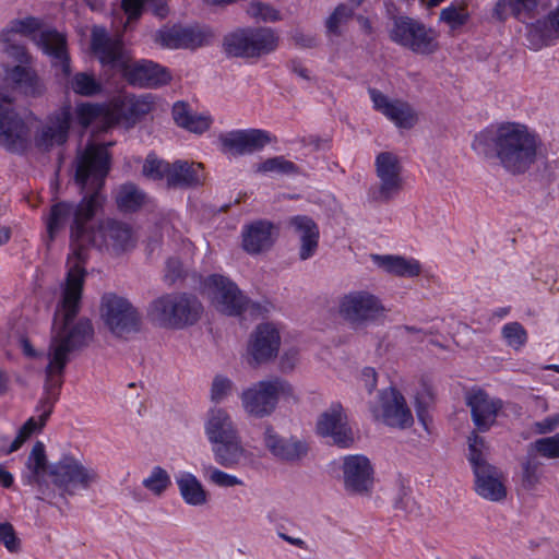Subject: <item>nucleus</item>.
<instances>
[{
    "label": "nucleus",
    "mask_w": 559,
    "mask_h": 559,
    "mask_svg": "<svg viewBox=\"0 0 559 559\" xmlns=\"http://www.w3.org/2000/svg\"><path fill=\"white\" fill-rule=\"evenodd\" d=\"M111 157L107 145L90 143L76 158L74 181L83 195L78 203L59 201L44 217L47 237L53 241L69 225L71 253L67 259L68 272L74 269L86 273V250L82 248L88 224L104 211L107 200L105 180L110 170Z\"/></svg>",
    "instance_id": "f257e3e1"
},
{
    "label": "nucleus",
    "mask_w": 559,
    "mask_h": 559,
    "mask_svg": "<svg viewBox=\"0 0 559 559\" xmlns=\"http://www.w3.org/2000/svg\"><path fill=\"white\" fill-rule=\"evenodd\" d=\"M540 145L539 136L527 126L501 122L476 133L472 150L511 175H523L536 163Z\"/></svg>",
    "instance_id": "f03ea898"
},
{
    "label": "nucleus",
    "mask_w": 559,
    "mask_h": 559,
    "mask_svg": "<svg viewBox=\"0 0 559 559\" xmlns=\"http://www.w3.org/2000/svg\"><path fill=\"white\" fill-rule=\"evenodd\" d=\"M86 273L73 270L67 272L62 287L61 299L57 305L49 352L62 354L61 358L69 359V354L88 345L94 336L92 321L81 318L74 322L81 309V300Z\"/></svg>",
    "instance_id": "7ed1b4c3"
},
{
    "label": "nucleus",
    "mask_w": 559,
    "mask_h": 559,
    "mask_svg": "<svg viewBox=\"0 0 559 559\" xmlns=\"http://www.w3.org/2000/svg\"><path fill=\"white\" fill-rule=\"evenodd\" d=\"M91 48L103 66L122 70L130 85L159 88L169 84L173 79L168 68L152 60L142 59L129 63L122 39L109 36L104 27L93 28Z\"/></svg>",
    "instance_id": "20e7f679"
},
{
    "label": "nucleus",
    "mask_w": 559,
    "mask_h": 559,
    "mask_svg": "<svg viewBox=\"0 0 559 559\" xmlns=\"http://www.w3.org/2000/svg\"><path fill=\"white\" fill-rule=\"evenodd\" d=\"M26 473L22 479L25 485H46V475L52 477L53 484L73 495L76 489H88L93 483L98 480V474L93 468L85 467L72 455H63L57 463L48 465L45 445L37 441L26 460Z\"/></svg>",
    "instance_id": "39448f33"
},
{
    "label": "nucleus",
    "mask_w": 559,
    "mask_h": 559,
    "mask_svg": "<svg viewBox=\"0 0 559 559\" xmlns=\"http://www.w3.org/2000/svg\"><path fill=\"white\" fill-rule=\"evenodd\" d=\"M203 308L199 299L187 293L163 295L153 300L147 317L154 324L167 329H182L194 324Z\"/></svg>",
    "instance_id": "423d86ee"
},
{
    "label": "nucleus",
    "mask_w": 559,
    "mask_h": 559,
    "mask_svg": "<svg viewBox=\"0 0 559 559\" xmlns=\"http://www.w3.org/2000/svg\"><path fill=\"white\" fill-rule=\"evenodd\" d=\"M278 41L270 27H242L224 36L223 51L228 58L258 59L275 51Z\"/></svg>",
    "instance_id": "0eeeda50"
},
{
    "label": "nucleus",
    "mask_w": 559,
    "mask_h": 559,
    "mask_svg": "<svg viewBox=\"0 0 559 559\" xmlns=\"http://www.w3.org/2000/svg\"><path fill=\"white\" fill-rule=\"evenodd\" d=\"M389 37L417 55L429 56L439 50L437 31L409 16H395Z\"/></svg>",
    "instance_id": "6e6552de"
},
{
    "label": "nucleus",
    "mask_w": 559,
    "mask_h": 559,
    "mask_svg": "<svg viewBox=\"0 0 559 559\" xmlns=\"http://www.w3.org/2000/svg\"><path fill=\"white\" fill-rule=\"evenodd\" d=\"M292 394V385L286 380L275 377L271 380L260 381L245 390L241 394V402L247 413L263 418L275 411L281 396H290Z\"/></svg>",
    "instance_id": "1a4fd4ad"
},
{
    "label": "nucleus",
    "mask_w": 559,
    "mask_h": 559,
    "mask_svg": "<svg viewBox=\"0 0 559 559\" xmlns=\"http://www.w3.org/2000/svg\"><path fill=\"white\" fill-rule=\"evenodd\" d=\"M94 222L95 219L88 224L83 240L82 248L86 251L90 247H95L98 250L111 248L116 252H121L132 246V228L129 224L114 218Z\"/></svg>",
    "instance_id": "9d476101"
},
{
    "label": "nucleus",
    "mask_w": 559,
    "mask_h": 559,
    "mask_svg": "<svg viewBox=\"0 0 559 559\" xmlns=\"http://www.w3.org/2000/svg\"><path fill=\"white\" fill-rule=\"evenodd\" d=\"M102 319L118 337H128L141 329V316L131 302L116 294H105L100 305Z\"/></svg>",
    "instance_id": "9b49d317"
},
{
    "label": "nucleus",
    "mask_w": 559,
    "mask_h": 559,
    "mask_svg": "<svg viewBox=\"0 0 559 559\" xmlns=\"http://www.w3.org/2000/svg\"><path fill=\"white\" fill-rule=\"evenodd\" d=\"M374 166L379 183L368 189V200L389 203L403 189L402 165L394 153L381 152L376 157Z\"/></svg>",
    "instance_id": "f8f14e48"
},
{
    "label": "nucleus",
    "mask_w": 559,
    "mask_h": 559,
    "mask_svg": "<svg viewBox=\"0 0 559 559\" xmlns=\"http://www.w3.org/2000/svg\"><path fill=\"white\" fill-rule=\"evenodd\" d=\"M13 104V97L0 87V144L10 152H22L27 145L28 127Z\"/></svg>",
    "instance_id": "ddd939ff"
},
{
    "label": "nucleus",
    "mask_w": 559,
    "mask_h": 559,
    "mask_svg": "<svg viewBox=\"0 0 559 559\" xmlns=\"http://www.w3.org/2000/svg\"><path fill=\"white\" fill-rule=\"evenodd\" d=\"M384 311L381 300L366 290L350 292L340 301V314L355 328L378 320Z\"/></svg>",
    "instance_id": "4468645a"
},
{
    "label": "nucleus",
    "mask_w": 559,
    "mask_h": 559,
    "mask_svg": "<svg viewBox=\"0 0 559 559\" xmlns=\"http://www.w3.org/2000/svg\"><path fill=\"white\" fill-rule=\"evenodd\" d=\"M345 491L350 496L369 497L374 486V469L361 454L346 455L342 465Z\"/></svg>",
    "instance_id": "2eb2a0df"
},
{
    "label": "nucleus",
    "mask_w": 559,
    "mask_h": 559,
    "mask_svg": "<svg viewBox=\"0 0 559 559\" xmlns=\"http://www.w3.org/2000/svg\"><path fill=\"white\" fill-rule=\"evenodd\" d=\"M317 433L321 437H330L332 443L338 448L347 449L354 443V433L347 423V416L341 403H332L323 412L317 421Z\"/></svg>",
    "instance_id": "dca6fc26"
},
{
    "label": "nucleus",
    "mask_w": 559,
    "mask_h": 559,
    "mask_svg": "<svg viewBox=\"0 0 559 559\" xmlns=\"http://www.w3.org/2000/svg\"><path fill=\"white\" fill-rule=\"evenodd\" d=\"M206 285L212 289L213 301L217 309L225 314L239 316L249 305V299L226 276L212 274L207 277Z\"/></svg>",
    "instance_id": "f3484780"
},
{
    "label": "nucleus",
    "mask_w": 559,
    "mask_h": 559,
    "mask_svg": "<svg viewBox=\"0 0 559 559\" xmlns=\"http://www.w3.org/2000/svg\"><path fill=\"white\" fill-rule=\"evenodd\" d=\"M61 356L60 352L48 353L49 362L45 369L44 393L36 406V412L44 411V419L52 414L64 382L63 376L69 359L61 358Z\"/></svg>",
    "instance_id": "a211bd4d"
},
{
    "label": "nucleus",
    "mask_w": 559,
    "mask_h": 559,
    "mask_svg": "<svg viewBox=\"0 0 559 559\" xmlns=\"http://www.w3.org/2000/svg\"><path fill=\"white\" fill-rule=\"evenodd\" d=\"M218 141L223 153L241 156L261 151L271 142V135L261 129L234 130L219 134Z\"/></svg>",
    "instance_id": "6ab92c4d"
},
{
    "label": "nucleus",
    "mask_w": 559,
    "mask_h": 559,
    "mask_svg": "<svg viewBox=\"0 0 559 559\" xmlns=\"http://www.w3.org/2000/svg\"><path fill=\"white\" fill-rule=\"evenodd\" d=\"M280 346L281 335L278 330L271 323L259 324L249 341V364L257 367L269 362L277 356Z\"/></svg>",
    "instance_id": "aec40b11"
},
{
    "label": "nucleus",
    "mask_w": 559,
    "mask_h": 559,
    "mask_svg": "<svg viewBox=\"0 0 559 559\" xmlns=\"http://www.w3.org/2000/svg\"><path fill=\"white\" fill-rule=\"evenodd\" d=\"M210 34L198 26H165L155 33V41L169 49H195L207 43Z\"/></svg>",
    "instance_id": "412c9836"
},
{
    "label": "nucleus",
    "mask_w": 559,
    "mask_h": 559,
    "mask_svg": "<svg viewBox=\"0 0 559 559\" xmlns=\"http://www.w3.org/2000/svg\"><path fill=\"white\" fill-rule=\"evenodd\" d=\"M368 93L374 110L381 112L394 122L396 127L411 129L416 124L418 120L417 114L407 102L401 99L390 100L386 95L373 87H370Z\"/></svg>",
    "instance_id": "4be33fe9"
},
{
    "label": "nucleus",
    "mask_w": 559,
    "mask_h": 559,
    "mask_svg": "<svg viewBox=\"0 0 559 559\" xmlns=\"http://www.w3.org/2000/svg\"><path fill=\"white\" fill-rule=\"evenodd\" d=\"M71 121V108L63 106L59 111L49 117L48 123L36 134V147L40 151L48 152L53 146L63 145L69 138Z\"/></svg>",
    "instance_id": "5701e85b"
},
{
    "label": "nucleus",
    "mask_w": 559,
    "mask_h": 559,
    "mask_svg": "<svg viewBox=\"0 0 559 559\" xmlns=\"http://www.w3.org/2000/svg\"><path fill=\"white\" fill-rule=\"evenodd\" d=\"M263 443L267 451L278 461L296 463L302 460L309 451L308 444L295 437L284 438L272 426H266Z\"/></svg>",
    "instance_id": "b1692460"
},
{
    "label": "nucleus",
    "mask_w": 559,
    "mask_h": 559,
    "mask_svg": "<svg viewBox=\"0 0 559 559\" xmlns=\"http://www.w3.org/2000/svg\"><path fill=\"white\" fill-rule=\"evenodd\" d=\"M278 228L267 219H258L243 226L242 248L249 254H259L272 248Z\"/></svg>",
    "instance_id": "393cba45"
},
{
    "label": "nucleus",
    "mask_w": 559,
    "mask_h": 559,
    "mask_svg": "<svg viewBox=\"0 0 559 559\" xmlns=\"http://www.w3.org/2000/svg\"><path fill=\"white\" fill-rule=\"evenodd\" d=\"M466 404L471 408L473 423L479 432L488 431L496 423L498 413L502 408L500 400L490 399L484 390L469 393Z\"/></svg>",
    "instance_id": "a878e982"
},
{
    "label": "nucleus",
    "mask_w": 559,
    "mask_h": 559,
    "mask_svg": "<svg viewBox=\"0 0 559 559\" xmlns=\"http://www.w3.org/2000/svg\"><path fill=\"white\" fill-rule=\"evenodd\" d=\"M472 468L475 475V490L480 497L497 502L506 499L507 488L497 467L484 463Z\"/></svg>",
    "instance_id": "bb28decb"
},
{
    "label": "nucleus",
    "mask_w": 559,
    "mask_h": 559,
    "mask_svg": "<svg viewBox=\"0 0 559 559\" xmlns=\"http://www.w3.org/2000/svg\"><path fill=\"white\" fill-rule=\"evenodd\" d=\"M34 39L43 51L51 58V64L59 68L64 76L71 73L70 57L66 37L56 29L40 32Z\"/></svg>",
    "instance_id": "cd10ccee"
},
{
    "label": "nucleus",
    "mask_w": 559,
    "mask_h": 559,
    "mask_svg": "<svg viewBox=\"0 0 559 559\" xmlns=\"http://www.w3.org/2000/svg\"><path fill=\"white\" fill-rule=\"evenodd\" d=\"M7 80L13 90L26 97L38 98L46 93L45 83L31 67L16 64L8 69Z\"/></svg>",
    "instance_id": "c85d7f7f"
},
{
    "label": "nucleus",
    "mask_w": 559,
    "mask_h": 559,
    "mask_svg": "<svg viewBox=\"0 0 559 559\" xmlns=\"http://www.w3.org/2000/svg\"><path fill=\"white\" fill-rule=\"evenodd\" d=\"M382 417L385 425L406 428L413 424V416L404 396L395 389L381 393Z\"/></svg>",
    "instance_id": "c756f323"
},
{
    "label": "nucleus",
    "mask_w": 559,
    "mask_h": 559,
    "mask_svg": "<svg viewBox=\"0 0 559 559\" xmlns=\"http://www.w3.org/2000/svg\"><path fill=\"white\" fill-rule=\"evenodd\" d=\"M288 224L299 236V259L306 261L312 258L319 248L320 230L318 224L307 215L293 216Z\"/></svg>",
    "instance_id": "7c9ffc66"
},
{
    "label": "nucleus",
    "mask_w": 559,
    "mask_h": 559,
    "mask_svg": "<svg viewBox=\"0 0 559 559\" xmlns=\"http://www.w3.org/2000/svg\"><path fill=\"white\" fill-rule=\"evenodd\" d=\"M203 179L202 164L178 159L171 163L167 188L190 189L202 185Z\"/></svg>",
    "instance_id": "2f4dec72"
},
{
    "label": "nucleus",
    "mask_w": 559,
    "mask_h": 559,
    "mask_svg": "<svg viewBox=\"0 0 559 559\" xmlns=\"http://www.w3.org/2000/svg\"><path fill=\"white\" fill-rule=\"evenodd\" d=\"M151 103L144 98H123L110 104V126L120 122L135 123L151 111Z\"/></svg>",
    "instance_id": "473e14b6"
},
{
    "label": "nucleus",
    "mask_w": 559,
    "mask_h": 559,
    "mask_svg": "<svg viewBox=\"0 0 559 559\" xmlns=\"http://www.w3.org/2000/svg\"><path fill=\"white\" fill-rule=\"evenodd\" d=\"M205 435L213 444L239 435L228 413L223 408H212L205 423Z\"/></svg>",
    "instance_id": "72a5a7b5"
},
{
    "label": "nucleus",
    "mask_w": 559,
    "mask_h": 559,
    "mask_svg": "<svg viewBox=\"0 0 559 559\" xmlns=\"http://www.w3.org/2000/svg\"><path fill=\"white\" fill-rule=\"evenodd\" d=\"M374 263L389 274L399 277H416L421 273V265L418 260L392 254L372 255Z\"/></svg>",
    "instance_id": "f704fd0d"
},
{
    "label": "nucleus",
    "mask_w": 559,
    "mask_h": 559,
    "mask_svg": "<svg viewBox=\"0 0 559 559\" xmlns=\"http://www.w3.org/2000/svg\"><path fill=\"white\" fill-rule=\"evenodd\" d=\"M212 451L216 463L225 468H235L246 457L239 435L213 443Z\"/></svg>",
    "instance_id": "c9c22d12"
},
{
    "label": "nucleus",
    "mask_w": 559,
    "mask_h": 559,
    "mask_svg": "<svg viewBox=\"0 0 559 559\" xmlns=\"http://www.w3.org/2000/svg\"><path fill=\"white\" fill-rule=\"evenodd\" d=\"M173 118L175 123L193 133H203L207 131L213 122L210 116L192 112L189 105L185 102H177L173 106Z\"/></svg>",
    "instance_id": "e433bc0d"
},
{
    "label": "nucleus",
    "mask_w": 559,
    "mask_h": 559,
    "mask_svg": "<svg viewBox=\"0 0 559 559\" xmlns=\"http://www.w3.org/2000/svg\"><path fill=\"white\" fill-rule=\"evenodd\" d=\"M116 205L123 213H135L147 201V194L133 182L121 185L115 194Z\"/></svg>",
    "instance_id": "4c0bfd02"
},
{
    "label": "nucleus",
    "mask_w": 559,
    "mask_h": 559,
    "mask_svg": "<svg viewBox=\"0 0 559 559\" xmlns=\"http://www.w3.org/2000/svg\"><path fill=\"white\" fill-rule=\"evenodd\" d=\"M183 501L190 506H202L207 501V492L201 481L191 473L182 472L176 477Z\"/></svg>",
    "instance_id": "58836bf2"
},
{
    "label": "nucleus",
    "mask_w": 559,
    "mask_h": 559,
    "mask_svg": "<svg viewBox=\"0 0 559 559\" xmlns=\"http://www.w3.org/2000/svg\"><path fill=\"white\" fill-rule=\"evenodd\" d=\"M121 7L129 23L138 21L143 11H150L160 19L166 17L169 12L165 0H121Z\"/></svg>",
    "instance_id": "ea45409f"
},
{
    "label": "nucleus",
    "mask_w": 559,
    "mask_h": 559,
    "mask_svg": "<svg viewBox=\"0 0 559 559\" xmlns=\"http://www.w3.org/2000/svg\"><path fill=\"white\" fill-rule=\"evenodd\" d=\"M530 35L537 37L539 46H549L559 38V7L546 17L537 20L530 28Z\"/></svg>",
    "instance_id": "a19ab883"
},
{
    "label": "nucleus",
    "mask_w": 559,
    "mask_h": 559,
    "mask_svg": "<svg viewBox=\"0 0 559 559\" xmlns=\"http://www.w3.org/2000/svg\"><path fill=\"white\" fill-rule=\"evenodd\" d=\"M76 118L84 128L98 119L105 120L110 126V105L81 104L76 107Z\"/></svg>",
    "instance_id": "79ce46f5"
},
{
    "label": "nucleus",
    "mask_w": 559,
    "mask_h": 559,
    "mask_svg": "<svg viewBox=\"0 0 559 559\" xmlns=\"http://www.w3.org/2000/svg\"><path fill=\"white\" fill-rule=\"evenodd\" d=\"M40 412V415H39V418L38 420L35 419V417H29L23 425L22 427L19 429L17 431V435L15 437V439L11 442V444L9 445V448H7L3 453L4 454H11L15 451H17L23 444L24 442L31 438V436L37 431H40L45 426H46V423L48 421L49 417H46L44 419V411H39Z\"/></svg>",
    "instance_id": "37998d69"
},
{
    "label": "nucleus",
    "mask_w": 559,
    "mask_h": 559,
    "mask_svg": "<svg viewBox=\"0 0 559 559\" xmlns=\"http://www.w3.org/2000/svg\"><path fill=\"white\" fill-rule=\"evenodd\" d=\"M171 163L164 160L155 153H150L144 159L142 166V175L153 181H160L166 179V183L168 182L169 173H170Z\"/></svg>",
    "instance_id": "c03bdc74"
},
{
    "label": "nucleus",
    "mask_w": 559,
    "mask_h": 559,
    "mask_svg": "<svg viewBox=\"0 0 559 559\" xmlns=\"http://www.w3.org/2000/svg\"><path fill=\"white\" fill-rule=\"evenodd\" d=\"M43 26L41 20L27 16L24 19H14L10 22L9 26L1 32V41L9 43L11 34H21L23 36H31L38 32Z\"/></svg>",
    "instance_id": "a18cd8bd"
},
{
    "label": "nucleus",
    "mask_w": 559,
    "mask_h": 559,
    "mask_svg": "<svg viewBox=\"0 0 559 559\" xmlns=\"http://www.w3.org/2000/svg\"><path fill=\"white\" fill-rule=\"evenodd\" d=\"M469 20V13L467 5L463 4H451L440 12V21L447 23L452 29H456L467 23Z\"/></svg>",
    "instance_id": "49530a36"
},
{
    "label": "nucleus",
    "mask_w": 559,
    "mask_h": 559,
    "mask_svg": "<svg viewBox=\"0 0 559 559\" xmlns=\"http://www.w3.org/2000/svg\"><path fill=\"white\" fill-rule=\"evenodd\" d=\"M71 88L76 94L83 96H93L100 92L102 86L95 80L94 75L85 72H79L73 76L71 81Z\"/></svg>",
    "instance_id": "de8ad7c7"
},
{
    "label": "nucleus",
    "mask_w": 559,
    "mask_h": 559,
    "mask_svg": "<svg viewBox=\"0 0 559 559\" xmlns=\"http://www.w3.org/2000/svg\"><path fill=\"white\" fill-rule=\"evenodd\" d=\"M261 173H277L282 175H295L298 174V166L286 159L284 156H275L265 159L258 167Z\"/></svg>",
    "instance_id": "09e8293b"
},
{
    "label": "nucleus",
    "mask_w": 559,
    "mask_h": 559,
    "mask_svg": "<svg viewBox=\"0 0 559 559\" xmlns=\"http://www.w3.org/2000/svg\"><path fill=\"white\" fill-rule=\"evenodd\" d=\"M143 486L154 495L160 496L170 485V476L160 466L153 467L151 475L143 480Z\"/></svg>",
    "instance_id": "8fccbe9b"
},
{
    "label": "nucleus",
    "mask_w": 559,
    "mask_h": 559,
    "mask_svg": "<svg viewBox=\"0 0 559 559\" xmlns=\"http://www.w3.org/2000/svg\"><path fill=\"white\" fill-rule=\"evenodd\" d=\"M353 15L354 8L344 3L338 4L325 22L328 33L340 36V26L347 23L353 17Z\"/></svg>",
    "instance_id": "3c124183"
},
{
    "label": "nucleus",
    "mask_w": 559,
    "mask_h": 559,
    "mask_svg": "<svg viewBox=\"0 0 559 559\" xmlns=\"http://www.w3.org/2000/svg\"><path fill=\"white\" fill-rule=\"evenodd\" d=\"M502 336L508 345L514 349L521 348L527 341V333L524 326L519 322L507 323L502 328Z\"/></svg>",
    "instance_id": "603ef678"
},
{
    "label": "nucleus",
    "mask_w": 559,
    "mask_h": 559,
    "mask_svg": "<svg viewBox=\"0 0 559 559\" xmlns=\"http://www.w3.org/2000/svg\"><path fill=\"white\" fill-rule=\"evenodd\" d=\"M486 449V441L480 437L477 431H473L468 436V461L472 466L488 463L484 457V450Z\"/></svg>",
    "instance_id": "864d4df0"
},
{
    "label": "nucleus",
    "mask_w": 559,
    "mask_h": 559,
    "mask_svg": "<svg viewBox=\"0 0 559 559\" xmlns=\"http://www.w3.org/2000/svg\"><path fill=\"white\" fill-rule=\"evenodd\" d=\"M535 450L544 457H559V432L552 437L540 438L534 443Z\"/></svg>",
    "instance_id": "5fc2aeb1"
},
{
    "label": "nucleus",
    "mask_w": 559,
    "mask_h": 559,
    "mask_svg": "<svg viewBox=\"0 0 559 559\" xmlns=\"http://www.w3.org/2000/svg\"><path fill=\"white\" fill-rule=\"evenodd\" d=\"M538 0H511V14L520 21L532 19Z\"/></svg>",
    "instance_id": "6e6d98bb"
},
{
    "label": "nucleus",
    "mask_w": 559,
    "mask_h": 559,
    "mask_svg": "<svg viewBox=\"0 0 559 559\" xmlns=\"http://www.w3.org/2000/svg\"><path fill=\"white\" fill-rule=\"evenodd\" d=\"M233 382L224 376H216L212 382L211 400L215 403L222 402L233 390Z\"/></svg>",
    "instance_id": "4d7b16f0"
},
{
    "label": "nucleus",
    "mask_w": 559,
    "mask_h": 559,
    "mask_svg": "<svg viewBox=\"0 0 559 559\" xmlns=\"http://www.w3.org/2000/svg\"><path fill=\"white\" fill-rule=\"evenodd\" d=\"M248 13L262 21L275 22L280 20V12L267 3L253 2L250 4Z\"/></svg>",
    "instance_id": "13d9d810"
},
{
    "label": "nucleus",
    "mask_w": 559,
    "mask_h": 559,
    "mask_svg": "<svg viewBox=\"0 0 559 559\" xmlns=\"http://www.w3.org/2000/svg\"><path fill=\"white\" fill-rule=\"evenodd\" d=\"M209 479L216 486L225 488L239 486L243 484L242 480L237 478L236 476L229 475L215 467H210Z\"/></svg>",
    "instance_id": "bf43d9fd"
},
{
    "label": "nucleus",
    "mask_w": 559,
    "mask_h": 559,
    "mask_svg": "<svg viewBox=\"0 0 559 559\" xmlns=\"http://www.w3.org/2000/svg\"><path fill=\"white\" fill-rule=\"evenodd\" d=\"M0 543L9 551H16L20 548V539L16 537L13 525L9 522L0 523Z\"/></svg>",
    "instance_id": "052dcab7"
},
{
    "label": "nucleus",
    "mask_w": 559,
    "mask_h": 559,
    "mask_svg": "<svg viewBox=\"0 0 559 559\" xmlns=\"http://www.w3.org/2000/svg\"><path fill=\"white\" fill-rule=\"evenodd\" d=\"M538 467L539 462L536 460L528 459L522 464V483L526 489H532L538 483Z\"/></svg>",
    "instance_id": "680f3d73"
},
{
    "label": "nucleus",
    "mask_w": 559,
    "mask_h": 559,
    "mask_svg": "<svg viewBox=\"0 0 559 559\" xmlns=\"http://www.w3.org/2000/svg\"><path fill=\"white\" fill-rule=\"evenodd\" d=\"M5 45L4 51L13 58L15 61L20 62V64L25 66L29 63L31 56L27 52V49L24 45L11 43V38L9 37V43H3Z\"/></svg>",
    "instance_id": "e2e57ef3"
},
{
    "label": "nucleus",
    "mask_w": 559,
    "mask_h": 559,
    "mask_svg": "<svg viewBox=\"0 0 559 559\" xmlns=\"http://www.w3.org/2000/svg\"><path fill=\"white\" fill-rule=\"evenodd\" d=\"M182 264L177 258H169L166 262V274L165 280L169 284H174L178 278L182 276Z\"/></svg>",
    "instance_id": "0e129e2a"
},
{
    "label": "nucleus",
    "mask_w": 559,
    "mask_h": 559,
    "mask_svg": "<svg viewBox=\"0 0 559 559\" xmlns=\"http://www.w3.org/2000/svg\"><path fill=\"white\" fill-rule=\"evenodd\" d=\"M559 426V415H552L544 418L535 424L536 431L538 433H548Z\"/></svg>",
    "instance_id": "69168bd1"
},
{
    "label": "nucleus",
    "mask_w": 559,
    "mask_h": 559,
    "mask_svg": "<svg viewBox=\"0 0 559 559\" xmlns=\"http://www.w3.org/2000/svg\"><path fill=\"white\" fill-rule=\"evenodd\" d=\"M297 360H298V352L295 349L287 350L281 357L280 369L283 372L290 371L294 369Z\"/></svg>",
    "instance_id": "338daca9"
},
{
    "label": "nucleus",
    "mask_w": 559,
    "mask_h": 559,
    "mask_svg": "<svg viewBox=\"0 0 559 559\" xmlns=\"http://www.w3.org/2000/svg\"><path fill=\"white\" fill-rule=\"evenodd\" d=\"M361 378H362V381L365 383V388L367 389V391L369 393H372V391L377 386V372H376V370L373 368H371V367L364 368V370L361 372Z\"/></svg>",
    "instance_id": "774afa93"
}]
</instances>
